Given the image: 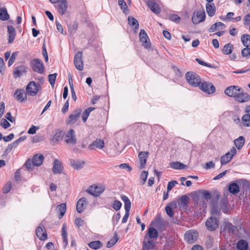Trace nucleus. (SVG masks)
<instances>
[{
    "label": "nucleus",
    "instance_id": "51",
    "mask_svg": "<svg viewBox=\"0 0 250 250\" xmlns=\"http://www.w3.org/2000/svg\"><path fill=\"white\" fill-rule=\"evenodd\" d=\"M12 187V184L10 182H8L4 185L2 188V191L3 193H7L10 190Z\"/></svg>",
    "mask_w": 250,
    "mask_h": 250
},
{
    "label": "nucleus",
    "instance_id": "54",
    "mask_svg": "<svg viewBox=\"0 0 250 250\" xmlns=\"http://www.w3.org/2000/svg\"><path fill=\"white\" fill-rule=\"evenodd\" d=\"M119 167L122 169H126L128 172H130L132 170V167L127 163L121 164Z\"/></svg>",
    "mask_w": 250,
    "mask_h": 250
},
{
    "label": "nucleus",
    "instance_id": "38",
    "mask_svg": "<svg viewBox=\"0 0 250 250\" xmlns=\"http://www.w3.org/2000/svg\"><path fill=\"white\" fill-rule=\"evenodd\" d=\"M248 243L244 240H240L237 244V249L238 250H248Z\"/></svg>",
    "mask_w": 250,
    "mask_h": 250
},
{
    "label": "nucleus",
    "instance_id": "45",
    "mask_svg": "<svg viewBox=\"0 0 250 250\" xmlns=\"http://www.w3.org/2000/svg\"><path fill=\"white\" fill-rule=\"evenodd\" d=\"M118 4L121 8L123 10L124 13L125 14L128 13V9L124 0H118Z\"/></svg>",
    "mask_w": 250,
    "mask_h": 250
},
{
    "label": "nucleus",
    "instance_id": "63",
    "mask_svg": "<svg viewBox=\"0 0 250 250\" xmlns=\"http://www.w3.org/2000/svg\"><path fill=\"white\" fill-rule=\"evenodd\" d=\"M235 227L230 223H227L225 225V229L228 230L229 232L233 231Z\"/></svg>",
    "mask_w": 250,
    "mask_h": 250
},
{
    "label": "nucleus",
    "instance_id": "19",
    "mask_svg": "<svg viewBox=\"0 0 250 250\" xmlns=\"http://www.w3.org/2000/svg\"><path fill=\"white\" fill-rule=\"evenodd\" d=\"M87 204V199L85 197L80 199L77 203L76 209L79 213L82 212L85 208Z\"/></svg>",
    "mask_w": 250,
    "mask_h": 250
},
{
    "label": "nucleus",
    "instance_id": "20",
    "mask_svg": "<svg viewBox=\"0 0 250 250\" xmlns=\"http://www.w3.org/2000/svg\"><path fill=\"white\" fill-rule=\"evenodd\" d=\"M26 94L23 89H17L14 93V97L18 101L21 102L26 99Z\"/></svg>",
    "mask_w": 250,
    "mask_h": 250
},
{
    "label": "nucleus",
    "instance_id": "62",
    "mask_svg": "<svg viewBox=\"0 0 250 250\" xmlns=\"http://www.w3.org/2000/svg\"><path fill=\"white\" fill-rule=\"evenodd\" d=\"M1 125L4 128H7L10 125L9 123L5 119H2L1 120Z\"/></svg>",
    "mask_w": 250,
    "mask_h": 250
},
{
    "label": "nucleus",
    "instance_id": "34",
    "mask_svg": "<svg viewBox=\"0 0 250 250\" xmlns=\"http://www.w3.org/2000/svg\"><path fill=\"white\" fill-rule=\"evenodd\" d=\"M121 199L125 204V212H129L130 209L131 208V202L127 196L125 195H122Z\"/></svg>",
    "mask_w": 250,
    "mask_h": 250
},
{
    "label": "nucleus",
    "instance_id": "47",
    "mask_svg": "<svg viewBox=\"0 0 250 250\" xmlns=\"http://www.w3.org/2000/svg\"><path fill=\"white\" fill-rule=\"evenodd\" d=\"M57 77V74L54 73L48 75V79L50 84L52 86H53L55 84Z\"/></svg>",
    "mask_w": 250,
    "mask_h": 250
},
{
    "label": "nucleus",
    "instance_id": "5",
    "mask_svg": "<svg viewBox=\"0 0 250 250\" xmlns=\"http://www.w3.org/2000/svg\"><path fill=\"white\" fill-rule=\"evenodd\" d=\"M198 86L203 91L208 94L213 93L215 90V87L210 83L207 82H201L200 84Z\"/></svg>",
    "mask_w": 250,
    "mask_h": 250
},
{
    "label": "nucleus",
    "instance_id": "2",
    "mask_svg": "<svg viewBox=\"0 0 250 250\" xmlns=\"http://www.w3.org/2000/svg\"><path fill=\"white\" fill-rule=\"evenodd\" d=\"M105 187L103 185H94L89 187L86 191L95 197L99 196L104 190Z\"/></svg>",
    "mask_w": 250,
    "mask_h": 250
},
{
    "label": "nucleus",
    "instance_id": "40",
    "mask_svg": "<svg viewBox=\"0 0 250 250\" xmlns=\"http://www.w3.org/2000/svg\"><path fill=\"white\" fill-rule=\"evenodd\" d=\"M64 136V132L62 130H56L54 135V139L57 141L62 140Z\"/></svg>",
    "mask_w": 250,
    "mask_h": 250
},
{
    "label": "nucleus",
    "instance_id": "41",
    "mask_svg": "<svg viewBox=\"0 0 250 250\" xmlns=\"http://www.w3.org/2000/svg\"><path fill=\"white\" fill-rule=\"evenodd\" d=\"M62 235L63 238V242L65 245L67 244V234L66 231V225L63 224L62 227Z\"/></svg>",
    "mask_w": 250,
    "mask_h": 250
},
{
    "label": "nucleus",
    "instance_id": "43",
    "mask_svg": "<svg viewBox=\"0 0 250 250\" xmlns=\"http://www.w3.org/2000/svg\"><path fill=\"white\" fill-rule=\"evenodd\" d=\"M128 24L130 25L135 26V28L136 29H138L139 28L138 22L137 21V20L135 19L134 18H133L131 16H129L128 17Z\"/></svg>",
    "mask_w": 250,
    "mask_h": 250
},
{
    "label": "nucleus",
    "instance_id": "36",
    "mask_svg": "<svg viewBox=\"0 0 250 250\" xmlns=\"http://www.w3.org/2000/svg\"><path fill=\"white\" fill-rule=\"evenodd\" d=\"M241 42L245 47H250V35L249 34H244L241 38Z\"/></svg>",
    "mask_w": 250,
    "mask_h": 250
},
{
    "label": "nucleus",
    "instance_id": "48",
    "mask_svg": "<svg viewBox=\"0 0 250 250\" xmlns=\"http://www.w3.org/2000/svg\"><path fill=\"white\" fill-rule=\"evenodd\" d=\"M112 207L115 210L117 211L121 208L122 203L118 200H115L112 203Z\"/></svg>",
    "mask_w": 250,
    "mask_h": 250
},
{
    "label": "nucleus",
    "instance_id": "1",
    "mask_svg": "<svg viewBox=\"0 0 250 250\" xmlns=\"http://www.w3.org/2000/svg\"><path fill=\"white\" fill-rule=\"evenodd\" d=\"M186 77L188 83L192 86L197 87L201 83L200 77L195 73L191 72H187Z\"/></svg>",
    "mask_w": 250,
    "mask_h": 250
},
{
    "label": "nucleus",
    "instance_id": "35",
    "mask_svg": "<svg viewBox=\"0 0 250 250\" xmlns=\"http://www.w3.org/2000/svg\"><path fill=\"white\" fill-rule=\"evenodd\" d=\"M84 162L78 160H73L71 161V165L75 169L81 168L84 165Z\"/></svg>",
    "mask_w": 250,
    "mask_h": 250
},
{
    "label": "nucleus",
    "instance_id": "64",
    "mask_svg": "<svg viewBox=\"0 0 250 250\" xmlns=\"http://www.w3.org/2000/svg\"><path fill=\"white\" fill-rule=\"evenodd\" d=\"M78 27V24L76 23H74L71 25L69 26L68 29L69 31L71 32H75Z\"/></svg>",
    "mask_w": 250,
    "mask_h": 250
},
{
    "label": "nucleus",
    "instance_id": "17",
    "mask_svg": "<svg viewBox=\"0 0 250 250\" xmlns=\"http://www.w3.org/2000/svg\"><path fill=\"white\" fill-rule=\"evenodd\" d=\"M104 146V143L103 140L97 139L88 146L90 149H102Z\"/></svg>",
    "mask_w": 250,
    "mask_h": 250
},
{
    "label": "nucleus",
    "instance_id": "12",
    "mask_svg": "<svg viewBox=\"0 0 250 250\" xmlns=\"http://www.w3.org/2000/svg\"><path fill=\"white\" fill-rule=\"evenodd\" d=\"M198 233L194 230H190L185 234V240L189 243H194L197 239Z\"/></svg>",
    "mask_w": 250,
    "mask_h": 250
},
{
    "label": "nucleus",
    "instance_id": "30",
    "mask_svg": "<svg viewBox=\"0 0 250 250\" xmlns=\"http://www.w3.org/2000/svg\"><path fill=\"white\" fill-rule=\"evenodd\" d=\"M147 235L150 239L157 238L158 236V232L153 227H149L147 230Z\"/></svg>",
    "mask_w": 250,
    "mask_h": 250
},
{
    "label": "nucleus",
    "instance_id": "16",
    "mask_svg": "<svg viewBox=\"0 0 250 250\" xmlns=\"http://www.w3.org/2000/svg\"><path fill=\"white\" fill-rule=\"evenodd\" d=\"M148 156V152L146 151H141L139 153L138 158L140 162L139 168L140 169L145 167Z\"/></svg>",
    "mask_w": 250,
    "mask_h": 250
},
{
    "label": "nucleus",
    "instance_id": "56",
    "mask_svg": "<svg viewBox=\"0 0 250 250\" xmlns=\"http://www.w3.org/2000/svg\"><path fill=\"white\" fill-rule=\"evenodd\" d=\"M169 18L171 21L177 23L179 22L181 20L180 17L177 15H170Z\"/></svg>",
    "mask_w": 250,
    "mask_h": 250
},
{
    "label": "nucleus",
    "instance_id": "61",
    "mask_svg": "<svg viewBox=\"0 0 250 250\" xmlns=\"http://www.w3.org/2000/svg\"><path fill=\"white\" fill-rule=\"evenodd\" d=\"M166 211L167 214L170 217H172L174 215V213L173 211V209L171 208L170 207H168V206L166 207Z\"/></svg>",
    "mask_w": 250,
    "mask_h": 250
},
{
    "label": "nucleus",
    "instance_id": "7",
    "mask_svg": "<svg viewBox=\"0 0 250 250\" xmlns=\"http://www.w3.org/2000/svg\"><path fill=\"white\" fill-rule=\"evenodd\" d=\"M64 141L68 145H74L76 144L77 139L73 129H71L66 133L64 137Z\"/></svg>",
    "mask_w": 250,
    "mask_h": 250
},
{
    "label": "nucleus",
    "instance_id": "21",
    "mask_svg": "<svg viewBox=\"0 0 250 250\" xmlns=\"http://www.w3.org/2000/svg\"><path fill=\"white\" fill-rule=\"evenodd\" d=\"M81 111L80 109H77L71 114L68 119L69 124H73L76 122L80 117Z\"/></svg>",
    "mask_w": 250,
    "mask_h": 250
},
{
    "label": "nucleus",
    "instance_id": "44",
    "mask_svg": "<svg viewBox=\"0 0 250 250\" xmlns=\"http://www.w3.org/2000/svg\"><path fill=\"white\" fill-rule=\"evenodd\" d=\"M90 248L93 249H98L102 246V243L99 241H92L88 244Z\"/></svg>",
    "mask_w": 250,
    "mask_h": 250
},
{
    "label": "nucleus",
    "instance_id": "25",
    "mask_svg": "<svg viewBox=\"0 0 250 250\" xmlns=\"http://www.w3.org/2000/svg\"><path fill=\"white\" fill-rule=\"evenodd\" d=\"M43 158V156L41 154L35 155L32 160L33 165L37 167L41 166L42 163Z\"/></svg>",
    "mask_w": 250,
    "mask_h": 250
},
{
    "label": "nucleus",
    "instance_id": "60",
    "mask_svg": "<svg viewBox=\"0 0 250 250\" xmlns=\"http://www.w3.org/2000/svg\"><path fill=\"white\" fill-rule=\"evenodd\" d=\"M219 215V210L218 208L215 207H212L211 210V216L216 217Z\"/></svg>",
    "mask_w": 250,
    "mask_h": 250
},
{
    "label": "nucleus",
    "instance_id": "32",
    "mask_svg": "<svg viewBox=\"0 0 250 250\" xmlns=\"http://www.w3.org/2000/svg\"><path fill=\"white\" fill-rule=\"evenodd\" d=\"M9 19L8 14L6 8H0V20L3 21H7Z\"/></svg>",
    "mask_w": 250,
    "mask_h": 250
},
{
    "label": "nucleus",
    "instance_id": "59",
    "mask_svg": "<svg viewBox=\"0 0 250 250\" xmlns=\"http://www.w3.org/2000/svg\"><path fill=\"white\" fill-rule=\"evenodd\" d=\"M243 21L245 25H250V13L244 17Z\"/></svg>",
    "mask_w": 250,
    "mask_h": 250
},
{
    "label": "nucleus",
    "instance_id": "53",
    "mask_svg": "<svg viewBox=\"0 0 250 250\" xmlns=\"http://www.w3.org/2000/svg\"><path fill=\"white\" fill-rule=\"evenodd\" d=\"M178 182L176 181H171L169 182L167 186V191H169L175 186L177 184Z\"/></svg>",
    "mask_w": 250,
    "mask_h": 250
},
{
    "label": "nucleus",
    "instance_id": "4",
    "mask_svg": "<svg viewBox=\"0 0 250 250\" xmlns=\"http://www.w3.org/2000/svg\"><path fill=\"white\" fill-rule=\"evenodd\" d=\"M206 226L208 230L213 231L219 227V221L216 217L210 216L206 221Z\"/></svg>",
    "mask_w": 250,
    "mask_h": 250
},
{
    "label": "nucleus",
    "instance_id": "24",
    "mask_svg": "<svg viewBox=\"0 0 250 250\" xmlns=\"http://www.w3.org/2000/svg\"><path fill=\"white\" fill-rule=\"evenodd\" d=\"M226 28L225 24L221 22H217L212 24L208 29L209 32H213L215 31H219L224 29Z\"/></svg>",
    "mask_w": 250,
    "mask_h": 250
},
{
    "label": "nucleus",
    "instance_id": "33",
    "mask_svg": "<svg viewBox=\"0 0 250 250\" xmlns=\"http://www.w3.org/2000/svg\"><path fill=\"white\" fill-rule=\"evenodd\" d=\"M170 166L175 169H184L187 167L186 165L179 162H172L170 164Z\"/></svg>",
    "mask_w": 250,
    "mask_h": 250
},
{
    "label": "nucleus",
    "instance_id": "18",
    "mask_svg": "<svg viewBox=\"0 0 250 250\" xmlns=\"http://www.w3.org/2000/svg\"><path fill=\"white\" fill-rule=\"evenodd\" d=\"M68 8V2L66 0H61L58 4V12L61 15H64Z\"/></svg>",
    "mask_w": 250,
    "mask_h": 250
},
{
    "label": "nucleus",
    "instance_id": "55",
    "mask_svg": "<svg viewBox=\"0 0 250 250\" xmlns=\"http://www.w3.org/2000/svg\"><path fill=\"white\" fill-rule=\"evenodd\" d=\"M84 220L81 218H77L75 220V224L77 227H80L83 225Z\"/></svg>",
    "mask_w": 250,
    "mask_h": 250
},
{
    "label": "nucleus",
    "instance_id": "49",
    "mask_svg": "<svg viewBox=\"0 0 250 250\" xmlns=\"http://www.w3.org/2000/svg\"><path fill=\"white\" fill-rule=\"evenodd\" d=\"M148 172L147 171H144L142 172L141 174L140 175V179L142 181V184L144 185L147 178Z\"/></svg>",
    "mask_w": 250,
    "mask_h": 250
},
{
    "label": "nucleus",
    "instance_id": "14",
    "mask_svg": "<svg viewBox=\"0 0 250 250\" xmlns=\"http://www.w3.org/2000/svg\"><path fill=\"white\" fill-rule=\"evenodd\" d=\"M37 237L41 240H45L47 238V235L45 228L42 225H40L36 231Z\"/></svg>",
    "mask_w": 250,
    "mask_h": 250
},
{
    "label": "nucleus",
    "instance_id": "10",
    "mask_svg": "<svg viewBox=\"0 0 250 250\" xmlns=\"http://www.w3.org/2000/svg\"><path fill=\"white\" fill-rule=\"evenodd\" d=\"M76 68L79 70H82L83 68V62L82 60V53L78 52L76 53L74 60Z\"/></svg>",
    "mask_w": 250,
    "mask_h": 250
},
{
    "label": "nucleus",
    "instance_id": "23",
    "mask_svg": "<svg viewBox=\"0 0 250 250\" xmlns=\"http://www.w3.org/2000/svg\"><path fill=\"white\" fill-rule=\"evenodd\" d=\"M62 166L58 159H55L54 161L53 167L52 171L54 174H59L62 172Z\"/></svg>",
    "mask_w": 250,
    "mask_h": 250
},
{
    "label": "nucleus",
    "instance_id": "11",
    "mask_svg": "<svg viewBox=\"0 0 250 250\" xmlns=\"http://www.w3.org/2000/svg\"><path fill=\"white\" fill-rule=\"evenodd\" d=\"M140 40L142 45L146 48H149L150 43L146 33L144 29H141L139 34Z\"/></svg>",
    "mask_w": 250,
    "mask_h": 250
},
{
    "label": "nucleus",
    "instance_id": "31",
    "mask_svg": "<svg viewBox=\"0 0 250 250\" xmlns=\"http://www.w3.org/2000/svg\"><path fill=\"white\" fill-rule=\"evenodd\" d=\"M239 187L237 184L231 183L229 186V191L233 194H235L239 192Z\"/></svg>",
    "mask_w": 250,
    "mask_h": 250
},
{
    "label": "nucleus",
    "instance_id": "8",
    "mask_svg": "<svg viewBox=\"0 0 250 250\" xmlns=\"http://www.w3.org/2000/svg\"><path fill=\"white\" fill-rule=\"evenodd\" d=\"M39 89V86L36 84L35 82L32 81L26 86V94L30 96H35L37 94Z\"/></svg>",
    "mask_w": 250,
    "mask_h": 250
},
{
    "label": "nucleus",
    "instance_id": "9",
    "mask_svg": "<svg viewBox=\"0 0 250 250\" xmlns=\"http://www.w3.org/2000/svg\"><path fill=\"white\" fill-rule=\"evenodd\" d=\"M33 69L39 73H42L44 71V66L41 61L38 59H35L31 61Z\"/></svg>",
    "mask_w": 250,
    "mask_h": 250
},
{
    "label": "nucleus",
    "instance_id": "57",
    "mask_svg": "<svg viewBox=\"0 0 250 250\" xmlns=\"http://www.w3.org/2000/svg\"><path fill=\"white\" fill-rule=\"evenodd\" d=\"M39 129V127L32 125L28 130L27 133L30 134H34L36 133L37 130Z\"/></svg>",
    "mask_w": 250,
    "mask_h": 250
},
{
    "label": "nucleus",
    "instance_id": "3",
    "mask_svg": "<svg viewBox=\"0 0 250 250\" xmlns=\"http://www.w3.org/2000/svg\"><path fill=\"white\" fill-rule=\"evenodd\" d=\"M206 14L204 10L195 11L192 16V21L195 24L203 22L205 20Z\"/></svg>",
    "mask_w": 250,
    "mask_h": 250
},
{
    "label": "nucleus",
    "instance_id": "37",
    "mask_svg": "<svg viewBox=\"0 0 250 250\" xmlns=\"http://www.w3.org/2000/svg\"><path fill=\"white\" fill-rule=\"evenodd\" d=\"M236 147L238 149H241L245 143V139L243 136H240L238 138L234 141Z\"/></svg>",
    "mask_w": 250,
    "mask_h": 250
},
{
    "label": "nucleus",
    "instance_id": "13",
    "mask_svg": "<svg viewBox=\"0 0 250 250\" xmlns=\"http://www.w3.org/2000/svg\"><path fill=\"white\" fill-rule=\"evenodd\" d=\"M241 88L238 86L232 85L228 87L225 90V94L229 97L235 98Z\"/></svg>",
    "mask_w": 250,
    "mask_h": 250
},
{
    "label": "nucleus",
    "instance_id": "52",
    "mask_svg": "<svg viewBox=\"0 0 250 250\" xmlns=\"http://www.w3.org/2000/svg\"><path fill=\"white\" fill-rule=\"evenodd\" d=\"M241 54L243 57H247L250 56V47H246L242 49Z\"/></svg>",
    "mask_w": 250,
    "mask_h": 250
},
{
    "label": "nucleus",
    "instance_id": "50",
    "mask_svg": "<svg viewBox=\"0 0 250 250\" xmlns=\"http://www.w3.org/2000/svg\"><path fill=\"white\" fill-rule=\"evenodd\" d=\"M17 54L18 53L17 52H13L12 54V55L11 56L8 62V65L9 66L12 65L13 63L15 62L16 58L17 56Z\"/></svg>",
    "mask_w": 250,
    "mask_h": 250
},
{
    "label": "nucleus",
    "instance_id": "46",
    "mask_svg": "<svg viewBox=\"0 0 250 250\" xmlns=\"http://www.w3.org/2000/svg\"><path fill=\"white\" fill-rule=\"evenodd\" d=\"M232 45L230 43L226 44L223 48V51L225 54H230L232 52Z\"/></svg>",
    "mask_w": 250,
    "mask_h": 250
},
{
    "label": "nucleus",
    "instance_id": "27",
    "mask_svg": "<svg viewBox=\"0 0 250 250\" xmlns=\"http://www.w3.org/2000/svg\"><path fill=\"white\" fill-rule=\"evenodd\" d=\"M206 11L208 15L210 17H212L215 15L216 8L214 4L211 3L206 4Z\"/></svg>",
    "mask_w": 250,
    "mask_h": 250
},
{
    "label": "nucleus",
    "instance_id": "42",
    "mask_svg": "<svg viewBox=\"0 0 250 250\" xmlns=\"http://www.w3.org/2000/svg\"><path fill=\"white\" fill-rule=\"evenodd\" d=\"M119 238L118 237L117 234L115 233L113 237L107 242L106 247L107 248H111L117 242Z\"/></svg>",
    "mask_w": 250,
    "mask_h": 250
},
{
    "label": "nucleus",
    "instance_id": "15",
    "mask_svg": "<svg viewBox=\"0 0 250 250\" xmlns=\"http://www.w3.org/2000/svg\"><path fill=\"white\" fill-rule=\"evenodd\" d=\"M235 99V100L238 102L245 103L250 100V96L248 93L243 92L242 89L241 88V90L239 91Z\"/></svg>",
    "mask_w": 250,
    "mask_h": 250
},
{
    "label": "nucleus",
    "instance_id": "29",
    "mask_svg": "<svg viewBox=\"0 0 250 250\" xmlns=\"http://www.w3.org/2000/svg\"><path fill=\"white\" fill-rule=\"evenodd\" d=\"M57 212L60 213L59 218H62L65 214L66 210V205L65 203H62L58 205L57 207Z\"/></svg>",
    "mask_w": 250,
    "mask_h": 250
},
{
    "label": "nucleus",
    "instance_id": "22",
    "mask_svg": "<svg viewBox=\"0 0 250 250\" xmlns=\"http://www.w3.org/2000/svg\"><path fill=\"white\" fill-rule=\"evenodd\" d=\"M26 72V67L24 65L16 67L13 71L14 78L20 77Z\"/></svg>",
    "mask_w": 250,
    "mask_h": 250
},
{
    "label": "nucleus",
    "instance_id": "28",
    "mask_svg": "<svg viewBox=\"0 0 250 250\" xmlns=\"http://www.w3.org/2000/svg\"><path fill=\"white\" fill-rule=\"evenodd\" d=\"M155 245V243L153 241H144L143 243L142 250H152L154 248Z\"/></svg>",
    "mask_w": 250,
    "mask_h": 250
},
{
    "label": "nucleus",
    "instance_id": "26",
    "mask_svg": "<svg viewBox=\"0 0 250 250\" xmlns=\"http://www.w3.org/2000/svg\"><path fill=\"white\" fill-rule=\"evenodd\" d=\"M7 32L8 34V43L13 42L16 36V32L14 28L12 26H7Z\"/></svg>",
    "mask_w": 250,
    "mask_h": 250
},
{
    "label": "nucleus",
    "instance_id": "6",
    "mask_svg": "<svg viewBox=\"0 0 250 250\" xmlns=\"http://www.w3.org/2000/svg\"><path fill=\"white\" fill-rule=\"evenodd\" d=\"M236 153V149L234 147L231 148L230 151L221 157V163L222 165H224L229 162L233 157Z\"/></svg>",
    "mask_w": 250,
    "mask_h": 250
},
{
    "label": "nucleus",
    "instance_id": "39",
    "mask_svg": "<svg viewBox=\"0 0 250 250\" xmlns=\"http://www.w3.org/2000/svg\"><path fill=\"white\" fill-rule=\"evenodd\" d=\"M242 123L245 126H250V115L246 114L243 115L242 117Z\"/></svg>",
    "mask_w": 250,
    "mask_h": 250
},
{
    "label": "nucleus",
    "instance_id": "58",
    "mask_svg": "<svg viewBox=\"0 0 250 250\" xmlns=\"http://www.w3.org/2000/svg\"><path fill=\"white\" fill-rule=\"evenodd\" d=\"M70 90L71 92L72 98L74 101L77 100V96L75 92L74 88L73 87V83H70Z\"/></svg>",
    "mask_w": 250,
    "mask_h": 250
}]
</instances>
